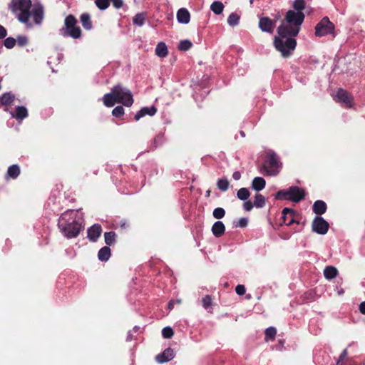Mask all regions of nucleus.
Listing matches in <instances>:
<instances>
[{
    "label": "nucleus",
    "instance_id": "nucleus-11",
    "mask_svg": "<svg viewBox=\"0 0 365 365\" xmlns=\"http://www.w3.org/2000/svg\"><path fill=\"white\" fill-rule=\"evenodd\" d=\"M175 357L174 350L171 348H167L163 353L155 356V360L159 364H163L170 361Z\"/></svg>",
    "mask_w": 365,
    "mask_h": 365
},
{
    "label": "nucleus",
    "instance_id": "nucleus-49",
    "mask_svg": "<svg viewBox=\"0 0 365 365\" xmlns=\"http://www.w3.org/2000/svg\"><path fill=\"white\" fill-rule=\"evenodd\" d=\"M6 36V31L2 26L0 25V39L4 38Z\"/></svg>",
    "mask_w": 365,
    "mask_h": 365
},
{
    "label": "nucleus",
    "instance_id": "nucleus-39",
    "mask_svg": "<svg viewBox=\"0 0 365 365\" xmlns=\"http://www.w3.org/2000/svg\"><path fill=\"white\" fill-rule=\"evenodd\" d=\"M276 334H277V330L275 328H274V327L267 328L265 331L266 339L267 340L268 339H274Z\"/></svg>",
    "mask_w": 365,
    "mask_h": 365
},
{
    "label": "nucleus",
    "instance_id": "nucleus-2",
    "mask_svg": "<svg viewBox=\"0 0 365 365\" xmlns=\"http://www.w3.org/2000/svg\"><path fill=\"white\" fill-rule=\"evenodd\" d=\"M11 10L17 16L18 19L28 24L31 17L36 24H41L43 19V9L41 5H31V0H11L9 4Z\"/></svg>",
    "mask_w": 365,
    "mask_h": 365
},
{
    "label": "nucleus",
    "instance_id": "nucleus-40",
    "mask_svg": "<svg viewBox=\"0 0 365 365\" xmlns=\"http://www.w3.org/2000/svg\"><path fill=\"white\" fill-rule=\"evenodd\" d=\"M212 302V299L209 295H206L202 299V306L205 309H207L211 307Z\"/></svg>",
    "mask_w": 365,
    "mask_h": 365
},
{
    "label": "nucleus",
    "instance_id": "nucleus-53",
    "mask_svg": "<svg viewBox=\"0 0 365 365\" xmlns=\"http://www.w3.org/2000/svg\"><path fill=\"white\" fill-rule=\"evenodd\" d=\"M181 302H182L181 299H177L175 301V303H176V304H181Z\"/></svg>",
    "mask_w": 365,
    "mask_h": 365
},
{
    "label": "nucleus",
    "instance_id": "nucleus-1",
    "mask_svg": "<svg viewBox=\"0 0 365 365\" xmlns=\"http://www.w3.org/2000/svg\"><path fill=\"white\" fill-rule=\"evenodd\" d=\"M304 19V14L302 12L289 10L287 12L285 22L279 26L278 35L274 38V45L283 57L289 56L295 49L297 41L294 37L298 34Z\"/></svg>",
    "mask_w": 365,
    "mask_h": 365
},
{
    "label": "nucleus",
    "instance_id": "nucleus-31",
    "mask_svg": "<svg viewBox=\"0 0 365 365\" xmlns=\"http://www.w3.org/2000/svg\"><path fill=\"white\" fill-rule=\"evenodd\" d=\"M217 186L221 191H226L229 187V182L227 178H220L217 182Z\"/></svg>",
    "mask_w": 365,
    "mask_h": 365
},
{
    "label": "nucleus",
    "instance_id": "nucleus-29",
    "mask_svg": "<svg viewBox=\"0 0 365 365\" xmlns=\"http://www.w3.org/2000/svg\"><path fill=\"white\" fill-rule=\"evenodd\" d=\"M240 16L235 13H232L227 19V24L230 26H237L240 22Z\"/></svg>",
    "mask_w": 365,
    "mask_h": 365
},
{
    "label": "nucleus",
    "instance_id": "nucleus-34",
    "mask_svg": "<svg viewBox=\"0 0 365 365\" xmlns=\"http://www.w3.org/2000/svg\"><path fill=\"white\" fill-rule=\"evenodd\" d=\"M293 7L297 11V12H302L305 8L304 0H294Z\"/></svg>",
    "mask_w": 365,
    "mask_h": 365
},
{
    "label": "nucleus",
    "instance_id": "nucleus-3",
    "mask_svg": "<svg viewBox=\"0 0 365 365\" xmlns=\"http://www.w3.org/2000/svg\"><path fill=\"white\" fill-rule=\"evenodd\" d=\"M58 225L67 238L76 237L82 229L81 213L78 210H67L61 215Z\"/></svg>",
    "mask_w": 365,
    "mask_h": 365
},
{
    "label": "nucleus",
    "instance_id": "nucleus-9",
    "mask_svg": "<svg viewBox=\"0 0 365 365\" xmlns=\"http://www.w3.org/2000/svg\"><path fill=\"white\" fill-rule=\"evenodd\" d=\"M312 230L314 232L324 235L329 230V223L322 217H316L312 222Z\"/></svg>",
    "mask_w": 365,
    "mask_h": 365
},
{
    "label": "nucleus",
    "instance_id": "nucleus-25",
    "mask_svg": "<svg viewBox=\"0 0 365 365\" xmlns=\"http://www.w3.org/2000/svg\"><path fill=\"white\" fill-rule=\"evenodd\" d=\"M211 11L216 15H220L224 10V5L221 1H215L210 5Z\"/></svg>",
    "mask_w": 365,
    "mask_h": 365
},
{
    "label": "nucleus",
    "instance_id": "nucleus-4",
    "mask_svg": "<svg viewBox=\"0 0 365 365\" xmlns=\"http://www.w3.org/2000/svg\"><path fill=\"white\" fill-rule=\"evenodd\" d=\"M103 102L106 107H113L115 103H121L130 107L133 103V98L128 88L117 85L111 89L110 93L103 96Z\"/></svg>",
    "mask_w": 365,
    "mask_h": 365
},
{
    "label": "nucleus",
    "instance_id": "nucleus-56",
    "mask_svg": "<svg viewBox=\"0 0 365 365\" xmlns=\"http://www.w3.org/2000/svg\"><path fill=\"white\" fill-rule=\"evenodd\" d=\"M241 135H242V136H245V134H244V133H243V132H241Z\"/></svg>",
    "mask_w": 365,
    "mask_h": 365
},
{
    "label": "nucleus",
    "instance_id": "nucleus-32",
    "mask_svg": "<svg viewBox=\"0 0 365 365\" xmlns=\"http://www.w3.org/2000/svg\"><path fill=\"white\" fill-rule=\"evenodd\" d=\"M265 198L261 194H257L255 197L254 205L256 207H263L265 205Z\"/></svg>",
    "mask_w": 365,
    "mask_h": 365
},
{
    "label": "nucleus",
    "instance_id": "nucleus-30",
    "mask_svg": "<svg viewBox=\"0 0 365 365\" xmlns=\"http://www.w3.org/2000/svg\"><path fill=\"white\" fill-rule=\"evenodd\" d=\"M105 242L108 245L114 244L115 241V233L114 232H108L104 234Z\"/></svg>",
    "mask_w": 365,
    "mask_h": 365
},
{
    "label": "nucleus",
    "instance_id": "nucleus-12",
    "mask_svg": "<svg viewBox=\"0 0 365 365\" xmlns=\"http://www.w3.org/2000/svg\"><path fill=\"white\" fill-rule=\"evenodd\" d=\"M282 218L284 220V222L287 225H291L293 223H298V222L295 220V212L290 208H284L282 210Z\"/></svg>",
    "mask_w": 365,
    "mask_h": 365
},
{
    "label": "nucleus",
    "instance_id": "nucleus-6",
    "mask_svg": "<svg viewBox=\"0 0 365 365\" xmlns=\"http://www.w3.org/2000/svg\"><path fill=\"white\" fill-rule=\"evenodd\" d=\"M60 34L63 36H71L73 38L81 37V30L76 26V20L74 16L69 15L65 19L64 27L60 30Z\"/></svg>",
    "mask_w": 365,
    "mask_h": 365
},
{
    "label": "nucleus",
    "instance_id": "nucleus-38",
    "mask_svg": "<svg viewBox=\"0 0 365 365\" xmlns=\"http://www.w3.org/2000/svg\"><path fill=\"white\" fill-rule=\"evenodd\" d=\"M173 331L170 327H166L162 330V335L165 339H170L173 336Z\"/></svg>",
    "mask_w": 365,
    "mask_h": 365
},
{
    "label": "nucleus",
    "instance_id": "nucleus-46",
    "mask_svg": "<svg viewBox=\"0 0 365 365\" xmlns=\"http://www.w3.org/2000/svg\"><path fill=\"white\" fill-rule=\"evenodd\" d=\"M113 6L116 9H120L123 6V0H112Z\"/></svg>",
    "mask_w": 365,
    "mask_h": 365
},
{
    "label": "nucleus",
    "instance_id": "nucleus-48",
    "mask_svg": "<svg viewBox=\"0 0 365 365\" xmlns=\"http://www.w3.org/2000/svg\"><path fill=\"white\" fill-rule=\"evenodd\" d=\"M247 220L246 218H241L237 224V226L240 227H245L247 225Z\"/></svg>",
    "mask_w": 365,
    "mask_h": 365
},
{
    "label": "nucleus",
    "instance_id": "nucleus-17",
    "mask_svg": "<svg viewBox=\"0 0 365 365\" xmlns=\"http://www.w3.org/2000/svg\"><path fill=\"white\" fill-rule=\"evenodd\" d=\"M177 19L178 21L180 24H188L190 20V15L189 11L185 8L180 9L177 12Z\"/></svg>",
    "mask_w": 365,
    "mask_h": 365
},
{
    "label": "nucleus",
    "instance_id": "nucleus-41",
    "mask_svg": "<svg viewBox=\"0 0 365 365\" xmlns=\"http://www.w3.org/2000/svg\"><path fill=\"white\" fill-rule=\"evenodd\" d=\"M112 114L115 117H120L124 114V108L122 106H116L112 111Z\"/></svg>",
    "mask_w": 365,
    "mask_h": 365
},
{
    "label": "nucleus",
    "instance_id": "nucleus-10",
    "mask_svg": "<svg viewBox=\"0 0 365 365\" xmlns=\"http://www.w3.org/2000/svg\"><path fill=\"white\" fill-rule=\"evenodd\" d=\"M334 98L336 101L344 103L349 108L352 106V97L344 89H339Z\"/></svg>",
    "mask_w": 365,
    "mask_h": 365
},
{
    "label": "nucleus",
    "instance_id": "nucleus-28",
    "mask_svg": "<svg viewBox=\"0 0 365 365\" xmlns=\"http://www.w3.org/2000/svg\"><path fill=\"white\" fill-rule=\"evenodd\" d=\"M145 14L139 13V14H137L133 17V22L136 26H142L145 23Z\"/></svg>",
    "mask_w": 365,
    "mask_h": 365
},
{
    "label": "nucleus",
    "instance_id": "nucleus-51",
    "mask_svg": "<svg viewBox=\"0 0 365 365\" xmlns=\"http://www.w3.org/2000/svg\"><path fill=\"white\" fill-rule=\"evenodd\" d=\"M359 311L361 314H365V302H363L360 304Z\"/></svg>",
    "mask_w": 365,
    "mask_h": 365
},
{
    "label": "nucleus",
    "instance_id": "nucleus-13",
    "mask_svg": "<svg viewBox=\"0 0 365 365\" xmlns=\"http://www.w3.org/2000/svg\"><path fill=\"white\" fill-rule=\"evenodd\" d=\"M274 23L267 17L260 19L259 22V29L264 32L272 33Z\"/></svg>",
    "mask_w": 365,
    "mask_h": 365
},
{
    "label": "nucleus",
    "instance_id": "nucleus-7",
    "mask_svg": "<svg viewBox=\"0 0 365 365\" xmlns=\"http://www.w3.org/2000/svg\"><path fill=\"white\" fill-rule=\"evenodd\" d=\"M264 168L266 173L270 176L277 175L279 173L281 163L274 152L268 153L264 163Z\"/></svg>",
    "mask_w": 365,
    "mask_h": 365
},
{
    "label": "nucleus",
    "instance_id": "nucleus-52",
    "mask_svg": "<svg viewBox=\"0 0 365 365\" xmlns=\"http://www.w3.org/2000/svg\"><path fill=\"white\" fill-rule=\"evenodd\" d=\"M175 300H170L168 303V309H172L174 307Z\"/></svg>",
    "mask_w": 365,
    "mask_h": 365
},
{
    "label": "nucleus",
    "instance_id": "nucleus-14",
    "mask_svg": "<svg viewBox=\"0 0 365 365\" xmlns=\"http://www.w3.org/2000/svg\"><path fill=\"white\" fill-rule=\"evenodd\" d=\"M102 232L99 225H93L88 230V237L91 241L95 242L100 237Z\"/></svg>",
    "mask_w": 365,
    "mask_h": 365
},
{
    "label": "nucleus",
    "instance_id": "nucleus-44",
    "mask_svg": "<svg viewBox=\"0 0 365 365\" xmlns=\"http://www.w3.org/2000/svg\"><path fill=\"white\" fill-rule=\"evenodd\" d=\"M245 291H246L245 287L242 284H238L235 287V292L238 295H240V296L243 295L245 293Z\"/></svg>",
    "mask_w": 365,
    "mask_h": 365
},
{
    "label": "nucleus",
    "instance_id": "nucleus-24",
    "mask_svg": "<svg viewBox=\"0 0 365 365\" xmlns=\"http://www.w3.org/2000/svg\"><path fill=\"white\" fill-rule=\"evenodd\" d=\"M81 22L83 28L86 30H90L92 28V23L91 16L88 14L84 13L81 16Z\"/></svg>",
    "mask_w": 365,
    "mask_h": 365
},
{
    "label": "nucleus",
    "instance_id": "nucleus-55",
    "mask_svg": "<svg viewBox=\"0 0 365 365\" xmlns=\"http://www.w3.org/2000/svg\"><path fill=\"white\" fill-rule=\"evenodd\" d=\"M343 292H343V290H341V291H339V294H342Z\"/></svg>",
    "mask_w": 365,
    "mask_h": 365
},
{
    "label": "nucleus",
    "instance_id": "nucleus-19",
    "mask_svg": "<svg viewBox=\"0 0 365 365\" xmlns=\"http://www.w3.org/2000/svg\"><path fill=\"white\" fill-rule=\"evenodd\" d=\"M266 182L263 178L256 177L253 179L252 182V188L255 191H260L265 187Z\"/></svg>",
    "mask_w": 365,
    "mask_h": 365
},
{
    "label": "nucleus",
    "instance_id": "nucleus-23",
    "mask_svg": "<svg viewBox=\"0 0 365 365\" xmlns=\"http://www.w3.org/2000/svg\"><path fill=\"white\" fill-rule=\"evenodd\" d=\"M155 54L160 57L164 58L168 55V48L165 43L160 42L155 48Z\"/></svg>",
    "mask_w": 365,
    "mask_h": 365
},
{
    "label": "nucleus",
    "instance_id": "nucleus-5",
    "mask_svg": "<svg viewBox=\"0 0 365 365\" xmlns=\"http://www.w3.org/2000/svg\"><path fill=\"white\" fill-rule=\"evenodd\" d=\"M305 196L304 190L297 186L289 187L287 190H282L275 195L277 200H288L294 202H299Z\"/></svg>",
    "mask_w": 365,
    "mask_h": 365
},
{
    "label": "nucleus",
    "instance_id": "nucleus-45",
    "mask_svg": "<svg viewBox=\"0 0 365 365\" xmlns=\"http://www.w3.org/2000/svg\"><path fill=\"white\" fill-rule=\"evenodd\" d=\"M347 355H348V353H347L346 349L343 350V351L341 353L340 356H339V359H338V361H337V363H336V364H337V365H341V361H342L345 358H346Z\"/></svg>",
    "mask_w": 365,
    "mask_h": 365
},
{
    "label": "nucleus",
    "instance_id": "nucleus-37",
    "mask_svg": "<svg viewBox=\"0 0 365 365\" xmlns=\"http://www.w3.org/2000/svg\"><path fill=\"white\" fill-rule=\"evenodd\" d=\"M192 46V43L188 40L181 41L179 43V49L182 51H187Z\"/></svg>",
    "mask_w": 365,
    "mask_h": 365
},
{
    "label": "nucleus",
    "instance_id": "nucleus-26",
    "mask_svg": "<svg viewBox=\"0 0 365 365\" xmlns=\"http://www.w3.org/2000/svg\"><path fill=\"white\" fill-rule=\"evenodd\" d=\"M20 174V168L17 165H11L7 170V176L11 178H16Z\"/></svg>",
    "mask_w": 365,
    "mask_h": 365
},
{
    "label": "nucleus",
    "instance_id": "nucleus-54",
    "mask_svg": "<svg viewBox=\"0 0 365 365\" xmlns=\"http://www.w3.org/2000/svg\"><path fill=\"white\" fill-rule=\"evenodd\" d=\"M131 339V335L130 334H128V340H130Z\"/></svg>",
    "mask_w": 365,
    "mask_h": 365
},
{
    "label": "nucleus",
    "instance_id": "nucleus-22",
    "mask_svg": "<svg viewBox=\"0 0 365 365\" xmlns=\"http://www.w3.org/2000/svg\"><path fill=\"white\" fill-rule=\"evenodd\" d=\"M110 257V249L106 246L102 247L98 254V259L101 261H108Z\"/></svg>",
    "mask_w": 365,
    "mask_h": 365
},
{
    "label": "nucleus",
    "instance_id": "nucleus-43",
    "mask_svg": "<svg viewBox=\"0 0 365 365\" xmlns=\"http://www.w3.org/2000/svg\"><path fill=\"white\" fill-rule=\"evenodd\" d=\"M16 42L18 43V44L19 46H24L27 44L28 38H27V37L24 36H18V38L16 39Z\"/></svg>",
    "mask_w": 365,
    "mask_h": 365
},
{
    "label": "nucleus",
    "instance_id": "nucleus-42",
    "mask_svg": "<svg viewBox=\"0 0 365 365\" xmlns=\"http://www.w3.org/2000/svg\"><path fill=\"white\" fill-rule=\"evenodd\" d=\"M16 43V39H14V38L9 37L5 39L4 46L7 48H12L15 46Z\"/></svg>",
    "mask_w": 365,
    "mask_h": 365
},
{
    "label": "nucleus",
    "instance_id": "nucleus-47",
    "mask_svg": "<svg viewBox=\"0 0 365 365\" xmlns=\"http://www.w3.org/2000/svg\"><path fill=\"white\" fill-rule=\"evenodd\" d=\"M243 207L245 210L250 211L253 207V204L250 201H246L244 202Z\"/></svg>",
    "mask_w": 365,
    "mask_h": 365
},
{
    "label": "nucleus",
    "instance_id": "nucleus-18",
    "mask_svg": "<svg viewBox=\"0 0 365 365\" xmlns=\"http://www.w3.org/2000/svg\"><path fill=\"white\" fill-rule=\"evenodd\" d=\"M225 231V225L221 221L215 222L212 227V232L217 237H221L224 234Z\"/></svg>",
    "mask_w": 365,
    "mask_h": 365
},
{
    "label": "nucleus",
    "instance_id": "nucleus-15",
    "mask_svg": "<svg viewBox=\"0 0 365 365\" xmlns=\"http://www.w3.org/2000/svg\"><path fill=\"white\" fill-rule=\"evenodd\" d=\"M156 111L157 109L155 106L144 107L135 115V120H139L146 115L153 116L155 114Z\"/></svg>",
    "mask_w": 365,
    "mask_h": 365
},
{
    "label": "nucleus",
    "instance_id": "nucleus-27",
    "mask_svg": "<svg viewBox=\"0 0 365 365\" xmlns=\"http://www.w3.org/2000/svg\"><path fill=\"white\" fill-rule=\"evenodd\" d=\"M15 98V96L11 93H5L1 98V103L3 105L7 106L11 104Z\"/></svg>",
    "mask_w": 365,
    "mask_h": 365
},
{
    "label": "nucleus",
    "instance_id": "nucleus-35",
    "mask_svg": "<svg viewBox=\"0 0 365 365\" xmlns=\"http://www.w3.org/2000/svg\"><path fill=\"white\" fill-rule=\"evenodd\" d=\"M212 215L215 219H222L225 215V210L222 207H217L213 210Z\"/></svg>",
    "mask_w": 365,
    "mask_h": 365
},
{
    "label": "nucleus",
    "instance_id": "nucleus-36",
    "mask_svg": "<svg viewBox=\"0 0 365 365\" xmlns=\"http://www.w3.org/2000/svg\"><path fill=\"white\" fill-rule=\"evenodd\" d=\"M95 3L96 6L101 10L106 9L110 5L108 0H96Z\"/></svg>",
    "mask_w": 365,
    "mask_h": 365
},
{
    "label": "nucleus",
    "instance_id": "nucleus-20",
    "mask_svg": "<svg viewBox=\"0 0 365 365\" xmlns=\"http://www.w3.org/2000/svg\"><path fill=\"white\" fill-rule=\"evenodd\" d=\"M327 210V204L322 200H317L313 205V211L317 215L324 214Z\"/></svg>",
    "mask_w": 365,
    "mask_h": 365
},
{
    "label": "nucleus",
    "instance_id": "nucleus-21",
    "mask_svg": "<svg viewBox=\"0 0 365 365\" xmlns=\"http://www.w3.org/2000/svg\"><path fill=\"white\" fill-rule=\"evenodd\" d=\"M338 274V270L333 266L326 267L324 270V275L327 279H332L335 278Z\"/></svg>",
    "mask_w": 365,
    "mask_h": 365
},
{
    "label": "nucleus",
    "instance_id": "nucleus-50",
    "mask_svg": "<svg viewBox=\"0 0 365 365\" xmlns=\"http://www.w3.org/2000/svg\"><path fill=\"white\" fill-rule=\"evenodd\" d=\"M232 178L235 180H238L241 178V173L239 171H235L232 174Z\"/></svg>",
    "mask_w": 365,
    "mask_h": 365
},
{
    "label": "nucleus",
    "instance_id": "nucleus-8",
    "mask_svg": "<svg viewBox=\"0 0 365 365\" xmlns=\"http://www.w3.org/2000/svg\"><path fill=\"white\" fill-rule=\"evenodd\" d=\"M334 24L327 17L323 18L315 27V34L317 36H324L331 34L334 31Z\"/></svg>",
    "mask_w": 365,
    "mask_h": 365
},
{
    "label": "nucleus",
    "instance_id": "nucleus-16",
    "mask_svg": "<svg viewBox=\"0 0 365 365\" xmlns=\"http://www.w3.org/2000/svg\"><path fill=\"white\" fill-rule=\"evenodd\" d=\"M12 118H16L17 120H22L28 116V110L24 106H17L16 108V113L9 111Z\"/></svg>",
    "mask_w": 365,
    "mask_h": 365
},
{
    "label": "nucleus",
    "instance_id": "nucleus-33",
    "mask_svg": "<svg viewBox=\"0 0 365 365\" xmlns=\"http://www.w3.org/2000/svg\"><path fill=\"white\" fill-rule=\"evenodd\" d=\"M250 191L247 188H240L237 193V197L241 200H246L250 197Z\"/></svg>",
    "mask_w": 365,
    "mask_h": 365
}]
</instances>
